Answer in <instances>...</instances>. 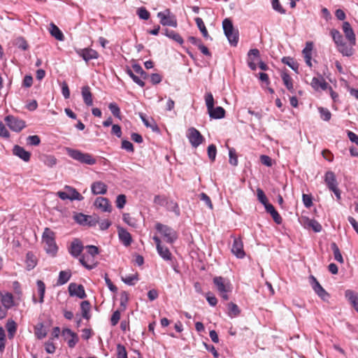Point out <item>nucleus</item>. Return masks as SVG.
Here are the masks:
<instances>
[{
  "label": "nucleus",
  "mask_w": 358,
  "mask_h": 358,
  "mask_svg": "<svg viewBox=\"0 0 358 358\" xmlns=\"http://www.w3.org/2000/svg\"><path fill=\"white\" fill-rule=\"evenodd\" d=\"M44 249L48 254L55 255L58 248L55 242V234L49 228H45L42 236Z\"/></svg>",
  "instance_id": "1"
},
{
  "label": "nucleus",
  "mask_w": 358,
  "mask_h": 358,
  "mask_svg": "<svg viewBox=\"0 0 358 358\" xmlns=\"http://www.w3.org/2000/svg\"><path fill=\"white\" fill-rule=\"evenodd\" d=\"M222 28L229 44L231 46L236 47L239 39L238 31L234 29L231 20L229 18H225L222 22Z\"/></svg>",
  "instance_id": "2"
},
{
  "label": "nucleus",
  "mask_w": 358,
  "mask_h": 358,
  "mask_svg": "<svg viewBox=\"0 0 358 358\" xmlns=\"http://www.w3.org/2000/svg\"><path fill=\"white\" fill-rule=\"evenodd\" d=\"M66 154L73 159L79 162L81 164L93 165L96 163V159L93 158L92 155L84 153L79 150L66 148Z\"/></svg>",
  "instance_id": "3"
},
{
  "label": "nucleus",
  "mask_w": 358,
  "mask_h": 358,
  "mask_svg": "<svg viewBox=\"0 0 358 358\" xmlns=\"http://www.w3.org/2000/svg\"><path fill=\"white\" fill-rule=\"evenodd\" d=\"M155 229L165 238L166 242L168 243L171 244L178 238L177 232L167 225L157 223Z\"/></svg>",
  "instance_id": "4"
},
{
  "label": "nucleus",
  "mask_w": 358,
  "mask_h": 358,
  "mask_svg": "<svg viewBox=\"0 0 358 358\" xmlns=\"http://www.w3.org/2000/svg\"><path fill=\"white\" fill-rule=\"evenodd\" d=\"M65 191H59L57 194L62 200L82 201L84 197L73 187L66 185Z\"/></svg>",
  "instance_id": "5"
},
{
  "label": "nucleus",
  "mask_w": 358,
  "mask_h": 358,
  "mask_svg": "<svg viewBox=\"0 0 358 358\" xmlns=\"http://www.w3.org/2000/svg\"><path fill=\"white\" fill-rule=\"evenodd\" d=\"M4 120L8 127L15 132H20L26 127L24 120L11 115H7Z\"/></svg>",
  "instance_id": "6"
},
{
  "label": "nucleus",
  "mask_w": 358,
  "mask_h": 358,
  "mask_svg": "<svg viewBox=\"0 0 358 358\" xmlns=\"http://www.w3.org/2000/svg\"><path fill=\"white\" fill-rule=\"evenodd\" d=\"M157 17L160 19V23L163 26L176 27L178 25L175 15H171L169 9H166L164 12L158 13Z\"/></svg>",
  "instance_id": "7"
},
{
  "label": "nucleus",
  "mask_w": 358,
  "mask_h": 358,
  "mask_svg": "<svg viewBox=\"0 0 358 358\" xmlns=\"http://www.w3.org/2000/svg\"><path fill=\"white\" fill-rule=\"evenodd\" d=\"M310 284L314 290V292L324 301L327 300L329 297V294L326 290L321 286L320 282L317 281L316 278L313 275L309 277Z\"/></svg>",
  "instance_id": "8"
},
{
  "label": "nucleus",
  "mask_w": 358,
  "mask_h": 358,
  "mask_svg": "<svg viewBox=\"0 0 358 358\" xmlns=\"http://www.w3.org/2000/svg\"><path fill=\"white\" fill-rule=\"evenodd\" d=\"M187 136L189 143L194 148L198 147L203 141V137L201 133L195 128L191 127L188 129Z\"/></svg>",
  "instance_id": "9"
},
{
  "label": "nucleus",
  "mask_w": 358,
  "mask_h": 358,
  "mask_svg": "<svg viewBox=\"0 0 358 358\" xmlns=\"http://www.w3.org/2000/svg\"><path fill=\"white\" fill-rule=\"evenodd\" d=\"M76 52L86 62L91 59H97L99 56L97 51L89 48L76 49Z\"/></svg>",
  "instance_id": "10"
},
{
  "label": "nucleus",
  "mask_w": 358,
  "mask_h": 358,
  "mask_svg": "<svg viewBox=\"0 0 358 358\" xmlns=\"http://www.w3.org/2000/svg\"><path fill=\"white\" fill-rule=\"evenodd\" d=\"M213 282L219 292H231L232 287L230 282L221 276L213 278Z\"/></svg>",
  "instance_id": "11"
},
{
  "label": "nucleus",
  "mask_w": 358,
  "mask_h": 358,
  "mask_svg": "<svg viewBox=\"0 0 358 358\" xmlns=\"http://www.w3.org/2000/svg\"><path fill=\"white\" fill-rule=\"evenodd\" d=\"M231 252L239 259H243L245 256V252L243 250V243L240 238H234L231 246Z\"/></svg>",
  "instance_id": "12"
},
{
  "label": "nucleus",
  "mask_w": 358,
  "mask_h": 358,
  "mask_svg": "<svg viewBox=\"0 0 358 358\" xmlns=\"http://www.w3.org/2000/svg\"><path fill=\"white\" fill-rule=\"evenodd\" d=\"M68 289L71 296H76L79 299H85L86 297L85 289L82 285L72 282L69 284Z\"/></svg>",
  "instance_id": "13"
},
{
  "label": "nucleus",
  "mask_w": 358,
  "mask_h": 358,
  "mask_svg": "<svg viewBox=\"0 0 358 358\" xmlns=\"http://www.w3.org/2000/svg\"><path fill=\"white\" fill-rule=\"evenodd\" d=\"M342 28L345 38L350 42V45H355L356 44V37L350 24L348 22H344Z\"/></svg>",
  "instance_id": "14"
},
{
  "label": "nucleus",
  "mask_w": 358,
  "mask_h": 358,
  "mask_svg": "<svg viewBox=\"0 0 358 358\" xmlns=\"http://www.w3.org/2000/svg\"><path fill=\"white\" fill-rule=\"evenodd\" d=\"M83 248L84 247L81 241L79 239L76 238L71 242L69 252L72 257L77 258L81 255Z\"/></svg>",
  "instance_id": "15"
},
{
  "label": "nucleus",
  "mask_w": 358,
  "mask_h": 358,
  "mask_svg": "<svg viewBox=\"0 0 358 358\" xmlns=\"http://www.w3.org/2000/svg\"><path fill=\"white\" fill-rule=\"evenodd\" d=\"M117 233L120 242L125 247L129 246L132 242V238L129 232H128L124 228L118 226Z\"/></svg>",
  "instance_id": "16"
},
{
  "label": "nucleus",
  "mask_w": 358,
  "mask_h": 358,
  "mask_svg": "<svg viewBox=\"0 0 358 358\" xmlns=\"http://www.w3.org/2000/svg\"><path fill=\"white\" fill-rule=\"evenodd\" d=\"M13 154L25 162H29L31 158V153L18 145H14L13 148Z\"/></svg>",
  "instance_id": "17"
},
{
  "label": "nucleus",
  "mask_w": 358,
  "mask_h": 358,
  "mask_svg": "<svg viewBox=\"0 0 358 358\" xmlns=\"http://www.w3.org/2000/svg\"><path fill=\"white\" fill-rule=\"evenodd\" d=\"M345 297L358 313V293L351 289H347L345 292Z\"/></svg>",
  "instance_id": "18"
},
{
  "label": "nucleus",
  "mask_w": 358,
  "mask_h": 358,
  "mask_svg": "<svg viewBox=\"0 0 358 358\" xmlns=\"http://www.w3.org/2000/svg\"><path fill=\"white\" fill-rule=\"evenodd\" d=\"M62 334L66 338H67L68 336L71 337L67 341L68 345L71 348H74L79 341L78 335L70 329H64Z\"/></svg>",
  "instance_id": "19"
},
{
  "label": "nucleus",
  "mask_w": 358,
  "mask_h": 358,
  "mask_svg": "<svg viewBox=\"0 0 358 358\" xmlns=\"http://www.w3.org/2000/svg\"><path fill=\"white\" fill-rule=\"evenodd\" d=\"M81 94L86 106H91L93 105L92 94L88 85L83 86L81 88Z\"/></svg>",
  "instance_id": "20"
},
{
  "label": "nucleus",
  "mask_w": 358,
  "mask_h": 358,
  "mask_svg": "<svg viewBox=\"0 0 358 358\" xmlns=\"http://www.w3.org/2000/svg\"><path fill=\"white\" fill-rule=\"evenodd\" d=\"M92 192L94 195L104 194L107 192L106 185L101 181H96L91 185Z\"/></svg>",
  "instance_id": "21"
},
{
  "label": "nucleus",
  "mask_w": 358,
  "mask_h": 358,
  "mask_svg": "<svg viewBox=\"0 0 358 358\" xmlns=\"http://www.w3.org/2000/svg\"><path fill=\"white\" fill-rule=\"evenodd\" d=\"M95 206L101 208L103 212L110 213L112 210L108 199L104 197L96 198L95 200Z\"/></svg>",
  "instance_id": "22"
},
{
  "label": "nucleus",
  "mask_w": 358,
  "mask_h": 358,
  "mask_svg": "<svg viewBox=\"0 0 358 358\" xmlns=\"http://www.w3.org/2000/svg\"><path fill=\"white\" fill-rule=\"evenodd\" d=\"M209 116L213 119H222L225 116V110L222 106L213 107L211 110H208Z\"/></svg>",
  "instance_id": "23"
},
{
  "label": "nucleus",
  "mask_w": 358,
  "mask_h": 358,
  "mask_svg": "<svg viewBox=\"0 0 358 358\" xmlns=\"http://www.w3.org/2000/svg\"><path fill=\"white\" fill-rule=\"evenodd\" d=\"M264 207L266 208V212L271 214L274 222L276 224H280L282 223V219L281 216L279 215V213L277 212V210L275 209L272 204L268 203Z\"/></svg>",
  "instance_id": "24"
},
{
  "label": "nucleus",
  "mask_w": 358,
  "mask_h": 358,
  "mask_svg": "<svg viewBox=\"0 0 358 358\" xmlns=\"http://www.w3.org/2000/svg\"><path fill=\"white\" fill-rule=\"evenodd\" d=\"M325 182L329 189L337 187V181L335 174L332 171H327L325 174Z\"/></svg>",
  "instance_id": "25"
},
{
  "label": "nucleus",
  "mask_w": 358,
  "mask_h": 358,
  "mask_svg": "<svg viewBox=\"0 0 358 358\" xmlns=\"http://www.w3.org/2000/svg\"><path fill=\"white\" fill-rule=\"evenodd\" d=\"M1 301L3 306L8 309L14 306L13 296L9 292H7L5 294H1Z\"/></svg>",
  "instance_id": "26"
},
{
  "label": "nucleus",
  "mask_w": 358,
  "mask_h": 358,
  "mask_svg": "<svg viewBox=\"0 0 358 358\" xmlns=\"http://www.w3.org/2000/svg\"><path fill=\"white\" fill-rule=\"evenodd\" d=\"M195 22L197 25V27L199 28V29L200 30V31L201 32L203 36L206 38V39H210V40H213L212 38L209 36L208 33V31H207V29L204 24V22L203 21V20L200 17H196L195 18Z\"/></svg>",
  "instance_id": "27"
},
{
  "label": "nucleus",
  "mask_w": 358,
  "mask_h": 358,
  "mask_svg": "<svg viewBox=\"0 0 358 358\" xmlns=\"http://www.w3.org/2000/svg\"><path fill=\"white\" fill-rule=\"evenodd\" d=\"M164 35L169 37V38L173 39V41H175L180 45H182L184 43V40L181 37V36L179 34L176 33L175 31L166 29L164 30Z\"/></svg>",
  "instance_id": "28"
},
{
  "label": "nucleus",
  "mask_w": 358,
  "mask_h": 358,
  "mask_svg": "<svg viewBox=\"0 0 358 358\" xmlns=\"http://www.w3.org/2000/svg\"><path fill=\"white\" fill-rule=\"evenodd\" d=\"M352 46H348L346 43L343 42L341 44L337 45L338 51L343 55L350 57L353 54Z\"/></svg>",
  "instance_id": "29"
},
{
  "label": "nucleus",
  "mask_w": 358,
  "mask_h": 358,
  "mask_svg": "<svg viewBox=\"0 0 358 358\" xmlns=\"http://www.w3.org/2000/svg\"><path fill=\"white\" fill-rule=\"evenodd\" d=\"M159 255L165 261H171L172 260V254L170 252L169 249L162 245V247L158 248L157 250Z\"/></svg>",
  "instance_id": "30"
},
{
  "label": "nucleus",
  "mask_w": 358,
  "mask_h": 358,
  "mask_svg": "<svg viewBox=\"0 0 358 358\" xmlns=\"http://www.w3.org/2000/svg\"><path fill=\"white\" fill-rule=\"evenodd\" d=\"M80 309H81L83 317L86 320H89L90 318V311L91 309L90 303L88 301H82L80 303Z\"/></svg>",
  "instance_id": "31"
},
{
  "label": "nucleus",
  "mask_w": 358,
  "mask_h": 358,
  "mask_svg": "<svg viewBox=\"0 0 358 358\" xmlns=\"http://www.w3.org/2000/svg\"><path fill=\"white\" fill-rule=\"evenodd\" d=\"M8 336L10 339L13 338L17 331V324L13 320H8L6 325Z\"/></svg>",
  "instance_id": "32"
},
{
  "label": "nucleus",
  "mask_w": 358,
  "mask_h": 358,
  "mask_svg": "<svg viewBox=\"0 0 358 358\" xmlns=\"http://www.w3.org/2000/svg\"><path fill=\"white\" fill-rule=\"evenodd\" d=\"M71 273L70 271H61L59 273L57 285H63L66 284L71 278Z\"/></svg>",
  "instance_id": "33"
},
{
  "label": "nucleus",
  "mask_w": 358,
  "mask_h": 358,
  "mask_svg": "<svg viewBox=\"0 0 358 358\" xmlns=\"http://www.w3.org/2000/svg\"><path fill=\"white\" fill-rule=\"evenodd\" d=\"M228 308V315L230 317H235L240 315L241 310L239 309L238 306L233 303L230 302L227 304Z\"/></svg>",
  "instance_id": "34"
},
{
  "label": "nucleus",
  "mask_w": 358,
  "mask_h": 358,
  "mask_svg": "<svg viewBox=\"0 0 358 358\" xmlns=\"http://www.w3.org/2000/svg\"><path fill=\"white\" fill-rule=\"evenodd\" d=\"M282 62L289 66L296 73L299 71V64L290 57H284L282 58Z\"/></svg>",
  "instance_id": "35"
},
{
  "label": "nucleus",
  "mask_w": 358,
  "mask_h": 358,
  "mask_svg": "<svg viewBox=\"0 0 358 358\" xmlns=\"http://www.w3.org/2000/svg\"><path fill=\"white\" fill-rule=\"evenodd\" d=\"M331 248L334 253V257L336 261L338 262L343 264L344 262L343 256L341 255V252L340 251L339 248L338 247L337 244L334 242L331 243Z\"/></svg>",
  "instance_id": "36"
},
{
  "label": "nucleus",
  "mask_w": 358,
  "mask_h": 358,
  "mask_svg": "<svg viewBox=\"0 0 358 358\" xmlns=\"http://www.w3.org/2000/svg\"><path fill=\"white\" fill-rule=\"evenodd\" d=\"M27 269L31 271L36 266V259L34 254L31 252L27 253L26 255Z\"/></svg>",
  "instance_id": "37"
},
{
  "label": "nucleus",
  "mask_w": 358,
  "mask_h": 358,
  "mask_svg": "<svg viewBox=\"0 0 358 358\" xmlns=\"http://www.w3.org/2000/svg\"><path fill=\"white\" fill-rule=\"evenodd\" d=\"M50 32L57 40H64V35L62 32L54 23L50 24Z\"/></svg>",
  "instance_id": "38"
},
{
  "label": "nucleus",
  "mask_w": 358,
  "mask_h": 358,
  "mask_svg": "<svg viewBox=\"0 0 358 358\" xmlns=\"http://www.w3.org/2000/svg\"><path fill=\"white\" fill-rule=\"evenodd\" d=\"M36 285H37L38 292V295H39L38 302L40 303H43L44 302V296H45V285L42 280H38L36 281Z\"/></svg>",
  "instance_id": "39"
},
{
  "label": "nucleus",
  "mask_w": 358,
  "mask_h": 358,
  "mask_svg": "<svg viewBox=\"0 0 358 358\" xmlns=\"http://www.w3.org/2000/svg\"><path fill=\"white\" fill-rule=\"evenodd\" d=\"M35 335L38 339H42L45 338L47 335V331L44 328V325L43 323H38L37 324L35 327Z\"/></svg>",
  "instance_id": "40"
},
{
  "label": "nucleus",
  "mask_w": 358,
  "mask_h": 358,
  "mask_svg": "<svg viewBox=\"0 0 358 358\" xmlns=\"http://www.w3.org/2000/svg\"><path fill=\"white\" fill-rule=\"evenodd\" d=\"M281 76H282V80L283 81V83L285 85L286 88L289 92H293L294 87H293L292 78L287 73H283Z\"/></svg>",
  "instance_id": "41"
},
{
  "label": "nucleus",
  "mask_w": 358,
  "mask_h": 358,
  "mask_svg": "<svg viewBox=\"0 0 358 358\" xmlns=\"http://www.w3.org/2000/svg\"><path fill=\"white\" fill-rule=\"evenodd\" d=\"M127 73L129 76V77L133 80V81L136 83L138 85H139L141 87H143L145 85V82L141 79L139 77L136 76L134 73V71L127 67L126 69Z\"/></svg>",
  "instance_id": "42"
},
{
  "label": "nucleus",
  "mask_w": 358,
  "mask_h": 358,
  "mask_svg": "<svg viewBox=\"0 0 358 358\" xmlns=\"http://www.w3.org/2000/svg\"><path fill=\"white\" fill-rule=\"evenodd\" d=\"M306 224L317 233L320 232L322 229V225L314 219H308Z\"/></svg>",
  "instance_id": "43"
},
{
  "label": "nucleus",
  "mask_w": 358,
  "mask_h": 358,
  "mask_svg": "<svg viewBox=\"0 0 358 358\" xmlns=\"http://www.w3.org/2000/svg\"><path fill=\"white\" fill-rule=\"evenodd\" d=\"M14 44L19 49H21L22 50H27L29 48V45L27 41L22 36L17 37L15 39Z\"/></svg>",
  "instance_id": "44"
},
{
  "label": "nucleus",
  "mask_w": 358,
  "mask_h": 358,
  "mask_svg": "<svg viewBox=\"0 0 358 358\" xmlns=\"http://www.w3.org/2000/svg\"><path fill=\"white\" fill-rule=\"evenodd\" d=\"M331 35L332 36L333 41L336 44V45L341 44L344 42L343 36L337 29H333L331 30Z\"/></svg>",
  "instance_id": "45"
},
{
  "label": "nucleus",
  "mask_w": 358,
  "mask_h": 358,
  "mask_svg": "<svg viewBox=\"0 0 358 358\" xmlns=\"http://www.w3.org/2000/svg\"><path fill=\"white\" fill-rule=\"evenodd\" d=\"M228 149H229V162L230 164L236 166L238 165V158H237V155L236 153V150L233 148L228 147Z\"/></svg>",
  "instance_id": "46"
},
{
  "label": "nucleus",
  "mask_w": 358,
  "mask_h": 358,
  "mask_svg": "<svg viewBox=\"0 0 358 358\" xmlns=\"http://www.w3.org/2000/svg\"><path fill=\"white\" fill-rule=\"evenodd\" d=\"M108 108L110 110L111 113L115 117L120 118V116H121L120 108L116 103H115V102L110 103L108 105Z\"/></svg>",
  "instance_id": "47"
},
{
  "label": "nucleus",
  "mask_w": 358,
  "mask_h": 358,
  "mask_svg": "<svg viewBox=\"0 0 358 358\" xmlns=\"http://www.w3.org/2000/svg\"><path fill=\"white\" fill-rule=\"evenodd\" d=\"M319 113L320 114V117L324 121H329L331 117V112L325 108L320 107L318 108Z\"/></svg>",
  "instance_id": "48"
},
{
  "label": "nucleus",
  "mask_w": 358,
  "mask_h": 358,
  "mask_svg": "<svg viewBox=\"0 0 358 358\" xmlns=\"http://www.w3.org/2000/svg\"><path fill=\"white\" fill-rule=\"evenodd\" d=\"M120 307L122 310H124L127 308V303L129 301V294L127 292L123 291L120 294Z\"/></svg>",
  "instance_id": "49"
},
{
  "label": "nucleus",
  "mask_w": 358,
  "mask_h": 358,
  "mask_svg": "<svg viewBox=\"0 0 358 358\" xmlns=\"http://www.w3.org/2000/svg\"><path fill=\"white\" fill-rule=\"evenodd\" d=\"M132 68L134 71L137 74H139L143 79H146L148 76V74L143 69L141 66L138 64H134L132 65Z\"/></svg>",
  "instance_id": "50"
},
{
  "label": "nucleus",
  "mask_w": 358,
  "mask_h": 358,
  "mask_svg": "<svg viewBox=\"0 0 358 358\" xmlns=\"http://www.w3.org/2000/svg\"><path fill=\"white\" fill-rule=\"evenodd\" d=\"M205 101L208 110L214 107V98L211 92H208L205 95Z\"/></svg>",
  "instance_id": "51"
},
{
  "label": "nucleus",
  "mask_w": 358,
  "mask_h": 358,
  "mask_svg": "<svg viewBox=\"0 0 358 358\" xmlns=\"http://www.w3.org/2000/svg\"><path fill=\"white\" fill-rule=\"evenodd\" d=\"M138 280V278L137 274L130 275L124 278H122V280L128 285H134L135 281H137Z\"/></svg>",
  "instance_id": "52"
},
{
  "label": "nucleus",
  "mask_w": 358,
  "mask_h": 358,
  "mask_svg": "<svg viewBox=\"0 0 358 358\" xmlns=\"http://www.w3.org/2000/svg\"><path fill=\"white\" fill-rule=\"evenodd\" d=\"M117 358H128L125 347L120 343L117 345Z\"/></svg>",
  "instance_id": "53"
},
{
  "label": "nucleus",
  "mask_w": 358,
  "mask_h": 358,
  "mask_svg": "<svg viewBox=\"0 0 358 358\" xmlns=\"http://www.w3.org/2000/svg\"><path fill=\"white\" fill-rule=\"evenodd\" d=\"M43 163L48 167H52L57 164V159L52 155L43 157Z\"/></svg>",
  "instance_id": "54"
},
{
  "label": "nucleus",
  "mask_w": 358,
  "mask_h": 358,
  "mask_svg": "<svg viewBox=\"0 0 358 358\" xmlns=\"http://www.w3.org/2000/svg\"><path fill=\"white\" fill-rule=\"evenodd\" d=\"M139 18L142 20H147L149 19L150 15V13L148 11V10L145 7H141L137 10L136 12Z\"/></svg>",
  "instance_id": "55"
},
{
  "label": "nucleus",
  "mask_w": 358,
  "mask_h": 358,
  "mask_svg": "<svg viewBox=\"0 0 358 358\" xmlns=\"http://www.w3.org/2000/svg\"><path fill=\"white\" fill-rule=\"evenodd\" d=\"M90 261L89 259H87V261L86 260V257L85 255H82L79 258L80 263L87 269L92 270L96 266V263H92V264H87V262Z\"/></svg>",
  "instance_id": "56"
},
{
  "label": "nucleus",
  "mask_w": 358,
  "mask_h": 358,
  "mask_svg": "<svg viewBox=\"0 0 358 358\" xmlns=\"http://www.w3.org/2000/svg\"><path fill=\"white\" fill-rule=\"evenodd\" d=\"M88 215L83 213H77L74 215V220L76 222L82 225H86L87 222Z\"/></svg>",
  "instance_id": "57"
},
{
  "label": "nucleus",
  "mask_w": 358,
  "mask_h": 358,
  "mask_svg": "<svg viewBox=\"0 0 358 358\" xmlns=\"http://www.w3.org/2000/svg\"><path fill=\"white\" fill-rule=\"evenodd\" d=\"M127 202V198L124 194H119L115 201L116 206L117 208L122 209L124 208Z\"/></svg>",
  "instance_id": "58"
},
{
  "label": "nucleus",
  "mask_w": 358,
  "mask_h": 358,
  "mask_svg": "<svg viewBox=\"0 0 358 358\" xmlns=\"http://www.w3.org/2000/svg\"><path fill=\"white\" fill-rule=\"evenodd\" d=\"M123 221L129 226L135 227L136 225V220L131 217L129 213H124L122 216Z\"/></svg>",
  "instance_id": "59"
},
{
  "label": "nucleus",
  "mask_w": 358,
  "mask_h": 358,
  "mask_svg": "<svg viewBox=\"0 0 358 358\" xmlns=\"http://www.w3.org/2000/svg\"><path fill=\"white\" fill-rule=\"evenodd\" d=\"M272 8L274 10L280 13V14H285L286 10L280 5L279 0H272Z\"/></svg>",
  "instance_id": "60"
},
{
  "label": "nucleus",
  "mask_w": 358,
  "mask_h": 358,
  "mask_svg": "<svg viewBox=\"0 0 358 358\" xmlns=\"http://www.w3.org/2000/svg\"><path fill=\"white\" fill-rule=\"evenodd\" d=\"M260 57L259 50L258 49H251L248 52V59L253 60L254 62L259 59Z\"/></svg>",
  "instance_id": "61"
},
{
  "label": "nucleus",
  "mask_w": 358,
  "mask_h": 358,
  "mask_svg": "<svg viewBox=\"0 0 358 358\" xmlns=\"http://www.w3.org/2000/svg\"><path fill=\"white\" fill-rule=\"evenodd\" d=\"M257 198H258V200L265 206L266 205H267L268 203V200H267V198L264 192V191L261 189H257Z\"/></svg>",
  "instance_id": "62"
},
{
  "label": "nucleus",
  "mask_w": 358,
  "mask_h": 358,
  "mask_svg": "<svg viewBox=\"0 0 358 358\" xmlns=\"http://www.w3.org/2000/svg\"><path fill=\"white\" fill-rule=\"evenodd\" d=\"M27 143L30 145H38L41 143V139L38 136H29L27 138Z\"/></svg>",
  "instance_id": "63"
},
{
  "label": "nucleus",
  "mask_w": 358,
  "mask_h": 358,
  "mask_svg": "<svg viewBox=\"0 0 358 358\" xmlns=\"http://www.w3.org/2000/svg\"><path fill=\"white\" fill-rule=\"evenodd\" d=\"M217 149L214 144H211L208 147V155L211 161H214L216 157Z\"/></svg>",
  "instance_id": "64"
}]
</instances>
